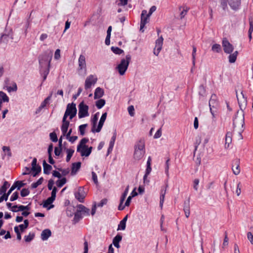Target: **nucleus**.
<instances>
[{"label": "nucleus", "mask_w": 253, "mask_h": 253, "mask_svg": "<svg viewBox=\"0 0 253 253\" xmlns=\"http://www.w3.org/2000/svg\"><path fill=\"white\" fill-rule=\"evenodd\" d=\"M233 122L234 131H235L236 128L238 127L239 130L237 131V132L239 133L240 139H242L243 136L241 133L243 131V127L245 123L244 114L243 113V111H238L233 119Z\"/></svg>", "instance_id": "f257e3e1"}, {"label": "nucleus", "mask_w": 253, "mask_h": 253, "mask_svg": "<svg viewBox=\"0 0 253 253\" xmlns=\"http://www.w3.org/2000/svg\"><path fill=\"white\" fill-rule=\"evenodd\" d=\"M52 57V52L45 51L39 57V62L41 68H49Z\"/></svg>", "instance_id": "f03ea898"}, {"label": "nucleus", "mask_w": 253, "mask_h": 253, "mask_svg": "<svg viewBox=\"0 0 253 253\" xmlns=\"http://www.w3.org/2000/svg\"><path fill=\"white\" fill-rule=\"evenodd\" d=\"M145 154V143L144 140H140L134 146L133 157L136 160H139L143 158Z\"/></svg>", "instance_id": "7ed1b4c3"}, {"label": "nucleus", "mask_w": 253, "mask_h": 253, "mask_svg": "<svg viewBox=\"0 0 253 253\" xmlns=\"http://www.w3.org/2000/svg\"><path fill=\"white\" fill-rule=\"evenodd\" d=\"M209 107L210 112L212 116V118H215L217 112V109L219 107V103L217 100V97L215 94H212L209 100Z\"/></svg>", "instance_id": "20e7f679"}, {"label": "nucleus", "mask_w": 253, "mask_h": 253, "mask_svg": "<svg viewBox=\"0 0 253 253\" xmlns=\"http://www.w3.org/2000/svg\"><path fill=\"white\" fill-rule=\"evenodd\" d=\"M130 60L131 56L128 54L126 55V59H122L120 63L117 66L116 68L121 75H124L125 74Z\"/></svg>", "instance_id": "39448f33"}, {"label": "nucleus", "mask_w": 253, "mask_h": 253, "mask_svg": "<svg viewBox=\"0 0 253 253\" xmlns=\"http://www.w3.org/2000/svg\"><path fill=\"white\" fill-rule=\"evenodd\" d=\"M77 112V110L76 107V104L73 102L72 103H69L67 106L66 110L63 117L67 118L68 116H69L70 119L72 120L76 115Z\"/></svg>", "instance_id": "423d86ee"}, {"label": "nucleus", "mask_w": 253, "mask_h": 253, "mask_svg": "<svg viewBox=\"0 0 253 253\" xmlns=\"http://www.w3.org/2000/svg\"><path fill=\"white\" fill-rule=\"evenodd\" d=\"M88 106L85 104L84 101H82L79 105V113L78 116L80 119L88 116Z\"/></svg>", "instance_id": "0eeeda50"}, {"label": "nucleus", "mask_w": 253, "mask_h": 253, "mask_svg": "<svg viewBox=\"0 0 253 253\" xmlns=\"http://www.w3.org/2000/svg\"><path fill=\"white\" fill-rule=\"evenodd\" d=\"M236 96L238 100L239 107L242 111L246 108L247 104V98L245 97V94L243 91H241L240 94L236 92Z\"/></svg>", "instance_id": "6e6552de"}, {"label": "nucleus", "mask_w": 253, "mask_h": 253, "mask_svg": "<svg viewBox=\"0 0 253 253\" xmlns=\"http://www.w3.org/2000/svg\"><path fill=\"white\" fill-rule=\"evenodd\" d=\"M222 47L225 53H231L234 50V46L231 44L226 38H224L222 42Z\"/></svg>", "instance_id": "1a4fd4ad"}, {"label": "nucleus", "mask_w": 253, "mask_h": 253, "mask_svg": "<svg viewBox=\"0 0 253 253\" xmlns=\"http://www.w3.org/2000/svg\"><path fill=\"white\" fill-rule=\"evenodd\" d=\"M75 198L81 203L84 202V199L86 196V193L83 187H79L78 191L75 192Z\"/></svg>", "instance_id": "9d476101"}, {"label": "nucleus", "mask_w": 253, "mask_h": 253, "mask_svg": "<svg viewBox=\"0 0 253 253\" xmlns=\"http://www.w3.org/2000/svg\"><path fill=\"white\" fill-rule=\"evenodd\" d=\"M97 79L93 75H89L85 80L84 88L87 89L91 87L92 85H94L97 82Z\"/></svg>", "instance_id": "9b49d317"}, {"label": "nucleus", "mask_w": 253, "mask_h": 253, "mask_svg": "<svg viewBox=\"0 0 253 253\" xmlns=\"http://www.w3.org/2000/svg\"><path fill=\"white\" fill-rule=\"evenodd\" d=\"M149 17H147V10H143L141 14V21L140 25V30L142 32L144 31L142 30L145 27L146 24L148 22Z\"/></svg>", "instance_id": "f8f14e48"}, {"label": "nucleus", "mask_w": 253, "mask_h": 253, "mask_svg": "<svg viewBox=\"0 0 253 253\" xmlns=\"http://www.w3.org/2000/svg\"><path fill=\"white\" fill-rule=\"evenodd\" d=\"M92 148V146L88 147V146H84L82 148H80L79 151L77 152L81 153L82 157H88L91 154Z\"/></svg>", "instance_id": "ddd939ff"}, {"label": "nucleus", "mask_w": 253, "mask_h": 253, "mask_svg": "<svg viewBox=\"0 0 253 253\" xmlns=\"http://www.w3.org/2000/svg\"><path fill=\"white\" fill-rule=\"evenodd\" d=\"M79 71L84 70V72L86 70V65L85 62V57L84 55L81 54L79 58Z\"/></svg>", "instance_id": "4468645a"}, {"label": "nucleus", "mask_w": 253, "mask_h": 253, "mask_svg": "<svg viewBox=\"0 0 253 253\" xmlns=\"http://www.w3.org/2000/svg\"><path fill=\"white\" fill-rule=\"evenodd\" d=\"M67 118H63L62 119V124L61 127V131L62 132L63 136H65L67 131H68V129L69 126L70 125V122L66 120Z\"/></svg>", "instance_id": "2eb2a0df"}, {"label": "nucleus", "mask_w": 253, "mask_h": 253, "mask_svg": "<svg viewBox=\"0 0 253 253\" xmlns=\"http://www.w3.org/2000/svg\"><path fill=\"white\" fill-rule=\"evenodd\" d=\"M228 4L234 10H237L241 5V0H229Z\"/></svg>", "instance_id": "dca6fc26"}, {"label": "nucleus", "mask_w": 253, "mask_h": 253, "mask_svg": "<svg viewBox=\"0 0 253 253\" xmlns=\"http://www.w3.org/2000/svg\"><path fill=\"white\" fill-rule=\"evenodd\" d=\"M107 115V114L106 112L103 113L102 115L101 118L100 119V121L99 122V124L98 125L97 127L95 129V131L96 132H99L101 131L102 127L104 125V122L105 121V120L106 119Z\"/></svg>", "instance_id": "f3484780"}, {"label": "nucleus", "mask_w": 253, "mask_h": 253, "mask_svg": "<svg viewBox=\"0 0 253 253\" xmlns=\"http://www.w3.org/2000/svg\"><path fill=\"white\" fill-rule=\"evenodd\" d=\"M81 167V163L79 162L72 164L71 174L74 175L76 174L77 172L80 169Z\"/></svg>", "instance_id": "a211bd4d"}, {"label": "nucleus", "mask_w": 253, "mask_h": 253, "mask_svg": "<svg viewBox=\"0 0 253 253\" xmlns=\"http://www.w3.org/2000/svg\"><path fill=\"white\" fill-rule=\"evenodd\" d=\"M104 90L100 87H97L94 92V98L98 99L102 97L104 95Z\"/></svg>", "instance_id": "6ab92c4d"}, {"label": "nucleus", "mask_w": 253, "mask_h": 253, "mask_svg": "<svg viewBox=\"0 0 253 253\" xmlns=\"http://www.w3.org/2000/svg\"><path fill=\"white\" fill-rule=\"evenodd\" d=\"M79 211L84 215H89L90 210L83 205H79L77 206Z\"/></svg>", "instance_id": "aec40b11"}, {"label": "nucleus", "mask_w": 253, "mask_h": 253, "mask_svg": "<svg viewBox=\"0 0 253 253\" xmlns=\"http://www.w3.org/2000/svg\"><path fill=\"white\" fill-rule=\"evenodd\" d=\"M122 240V236L120 234H117L113 239V244L115 247L119 248L120 247L119 243Z\"/></svg>", "instance_id": "412c9836"}, {"label": "nucleus", "mask_w": 253, "mask_h": 253, "mask_svg": "<svg viewBox=\"0 0 253 253\" xmlns=\"http://www.w3.org/2000/svg\"><path fill=\"white\" fill-rule=\"evenodd\" d=\"M99 113H96L93 117L92 118L91 120V124H92V128H91V131L92 132H96L95 131V128L96 127V125H97V121H98V115Z\"/></svg>", "instance_id": "4be33fe9"}, {"label": "nucleus", "mask_w": 253, "mask_h": 253, "mask_svg": "<svg viewBox=\"0 0 253 253\" xmlns=\"http://www.w3.org/2000/svg\"><path fill=\"white\" fill-rule=\"evenodd\" d=\"M51 235V231L48 229H44L43 230L41 234V238L42 240H46Z\"/></svg>", "instance_id": "5701e85b"}, {"label": "nucleus", "mask_w": 253, "mask_h": 253, "mask_svg": "<svg viewBox=\"0 0 253 253\" xmlns=\"http://www.w3.org/2000/svg\"><path fill=\"white\" fill-rule=\"evenodd\" d=\"M232 136V132L228 131L226 133V136H225V148H228L229 146V144L231 143Z\"/></svg>", "instance_id": "b1692460"}, {"label": "nucleus", "mask_w": 253, "mask_h": 253, "mask_svg": "<svg viewBox=\"0 0 253 253\" xmlns=\"http://www.w3.org/2000/svg\"><path fill=\"white\" fill-rule=\"evenodd\" d=\"M43 173L45 174H49L50 170L52 169V167L50 165L47 164L46 161H43Z\"/></svg>", "instance_id": "393cba45"}, {"label": "nucleus", "mask_w": 253, "mask_h": 253, "mask_svg": "<svg viewBox=\"0 0 253 253\" xmlns=\"http://www.w3.org/2000/svg\"><path fill=\"white\" fill-rule=\"evenodd\" d=\"M82 214V212L78 209L77 211L75 213L73 219V221L75 223L78 222L83 218Z\"/></svg>", "instance_id": "a878e982"}, {"label": "nucleus", "mask_w": 253, "mask_h": 253, "mask_svg": "<svg viewBox=\"0 0 253 253\" xmlns=\"http://www.w3.org/2000/svg\"><path fill=\"white\" fill-rule=\"evenodd\" d=\"M151 170L152 168L151 167V165H147L145 173L143 176L144 183H148L149 182V181L147 179V178L148 175L150 173Z\"/></svg>", "instance_id": "bb28decb"}, {"label": "nucleus", "mask_w": 253, "mask_h": 253, "mask_svg": "<svg viewBox=\"0 0 253 253\" xmlns=\"http://www.w3.org/2000/svg\"><path fill=\"white\" fill-rule=\"evenodd\" d=\"M234 163L235 164V165H236V168H234V166H233L232 170H233V173L235 175H238L240 173V170L239 169V161L238 160H235L234 161Z\"/></svg>", "instance_id": "cd10ccee"}, {"label": "nucleus", "mask_w": 253, "mask_h": 253, "mask_svg": "<svg viewBox=\"0 0 253 253\" xmlns=\"http://www.w3.org/2000/svg\"><path fill=\"white\" fill-rule=\"evenodd\" d=\"M238 54V52L237 51H235L232 54L230 53L228 56L229 62L230 63H234L236 60Z\"/></svg>", "instance_id": "c85d7f7f"}, {"label": "nucleus", "mask_w": 253, "mask_h": 253, "mask_svg": "<svg viewBox=\"0 0 253 253\" xmlns=\"http://www.w3.org/2000/svg\"><path fill=\"white\" fill-rule=\"evenodd\" d=\"M89 139L87 138H83L77 146V151H79L80 148H82V147H84V146H87L85 144L87 143Z\"/></svg>", "instance_id": "c756f323"}, {"label": "nucleus", "mask_w": 253, "mask_h": 253, "mask_svg": "<svg viewBox=\"0 0 253 253\" xmlns=\"http://www.w3.org/2000/svg\"><path fill=\"white\" fill-rule=\"evenodd\" d=\"M10 39H12L10 34H3L0 38V42H7Z\"/></svg>", "instance_id": "7c9ffc66"}, {"label": "nucleus", "mask_w": 253, "mask_h": 253, "mask_svg": "<svg viewBox=\"0 0 253 253\" xmlns=\"http://www.w3.org/2000/svg\"><path fill=\"white\" fill-rule=\"evenodd\" d=\"M163 43V38L162 36L159 38L155 42V47L158 48V50H161Z\"/></svg>", "instance_id": "2f4dec72"}, {"label": "nucleus", "mask_w": 253, "mask_h": 253, "mask_svg": "<svg viewBox=\"0 0 253 253\" xmlns=\"http://www.w3.org/2000/svg\"><path fill=\"white\" fill-rule=\"evenodd\" d=\"M10 186V184L6 181H4L3 185L0 188V195L3 194L6 192L8 187Z\"/></svg>", "instance_id": "473e14b6"}, {"label": "nucleus", "mask_w": 253, "mask_h": 253, "mask_svg": "<svg viewBox=\"0 0 253 253\" xmlns=\"http://www.w3.org/2000/svg\"><path fill=\"white\" fill-rule=\"evenodd\" d=\"M65 149H66V153H67V157H66V160L67 162H68L70 161L71 157H72V156L74 153V150L72 149L65 148Z\"/></svg>", "instance_id": "72a5a7b5"}, {"label": "nucleus", "mask_w": 253, "mask_h": 253, "mask_svg": "<svg viewBox=\"0 0 253 253\" xmlns=\"http://www.w3.org/2000/svg\"><path fill=\"white\" fill-rule=\"evenodd\" d=\"M26 183H23L22 181H16L12 185L14 186V189L17 188V190H20V188L25 185Z\"/></svg>", "instance_id": "f704fd0d"}, {"label": "nucleus", "mask_w": 253, "mask_h": 253, "mask_svg": "<svg viewBox=\"0 0 253 253\" xmlns=\"http://www.w3.org/2000/svg\"><path fill=\"white\" fill-rule=\"evenodd\" d=\"M211 50L214 52L219 53L221 51V47L220 44L215 43L212 45Z\"/></svg>", "instance_id": "c9c22d12"}, {"label": "nucleus", "mask_w": 253, "mask_h": 253, "mask_svg": "<svg viewBox=\"0 0 253 253\" xmlns=\"http://www.w3.org/2000/svg\"><path fill=\"white\" fill-rule=\"evenodd\" d=\"M199 95L201 97H205L206 95V88L203 84L199 87Z\"/></svg>", "instance_id": "e433bc0d"}, {"label": "nucleus", "mask_w": 253, "mask_h": 253, "mask_svg": "<svg viewBox=\"0 0 253 253\" xmlns=\"http://www.w3.org/2000/svg\"><path fill=\"white\" fill-rule=\"evenodd\" d=\"M0 99L3 102H8L9 101V97L5 93L2 91H0Z\"/></svg>", "instance_id": "4c0bfd02"}, {"label": "nucleus", "mask_w": 253, "mask_h": 253, "mask_svg": "<svg viewBox=\"0 0 253 253\" xmlns=\"http://www.w3.org/2000/svg\"><path fill=\"white\" fill-rule=\"evenodd\" d=\"M31 170L35 172V173H33V176L35 177L41 171L42 168L40 166H37L36 167H34V168H32Z\"/></svg>", "instance_id": "58836bf2"}, {"label": "nucleus", "mask_w": 253, "mask_h": 253, "mask_svg": "<svg viewBox=\"0 0 253 253\" xmlns=\"http://www.w3.org/2000/svg\"><path fill=\"white\" fill-rule=\"evenodd\" d=\"M95 104L98 109H101L105 104V100L103 99H100L96 101Z\"/></svg>", "instance_id": "ea45409f"}, {"label": "nucleus", "mask_w": 253, "mask_h": 253, "mask_svg": "<svg viewBox=\"0 0 253 253\" xmlns=\"http://www.w3.org/2000/svg\"><path fill=\"white\" fill-rule=\"evenodd\" d=\"M55 200L52 197L48 198L44 202L43 205V207L44 208H46L49 205L51 204L53 201Z\"/></svg>", "instance_id": "a19ab883"}, {"label": "nucleus", "mask_w": 253, "mask_h": 253, "mask_svg": "<svg viewBox=\"0 0 253 253\" xmlns=\"http://www.w3.org/2000/svg\"><path fill=\"white\" fill-rule=\"evenodd\" d=\"M112 51L116 54L120 55L124 52V50L118 47H111Z\"/></svg>", "instance_id": "79ce46f5"}, {"label": "nucleus", "mask_w": 253, "mask_h": 253, "mask_svg": "<svg viewBox=\"0 0 253 253\" xmlns=\"http://www.w3.org/2000/svg\"><path fill=\"white\" fill-rule=\"evenodd\" d=\"M66 178L65 177H63L56 181V185L58 187H61L66 183Z\"/></svg>", "instance_id": "37998d69"}, {"label": "nucleus", "mask_w": 253, "mask_h": 253, "mask_svg": "<svg viewBox=\"0 0 253 253\" xmlns=\"http://www.w3.org/2000/svg\"><path fill=\"white\" fill-rule=\"evenodd\" d=\"M43 181V177H41L36 182L33 183L31 187L33 189L36 188L38 186L42 184Z\"/></svg>", "instance_id": "c03bdc74"}, {"label": "nucleus", "mask_w": 253, "mask_h": 253, "mask_svg": "<svg viewBox=\"0 0 253 253\" xmlns=\"http://www.w3.org/2000/svg\"><path fill=\"white\" fill-rule=\"evenodd\" d=\"M168 187V184L167 183L166 187H162L160 193V198L165 199V196L167 191V188Z\"/></svg>", "instance_id": "a18cd8bd"}, {"label": "nucleus", "mask_w": 253, "mask_h": 253, "mask_svg": "<svg viewBox=\"0 0 253 253\" xmlns=\"http://www.w3.org/2000/svg\"><path fill=\"white\" fill-rule=\"evenodd\" d=\"M87 126V124H84L79 126V130L80 133V134L82 136L84 135L85 134V129Z\"/></svg>", "instance_id": "49530a36"}, {"label": "nucleus", "mask_w": 253, "mask_h": 253, "mask_svg": "<svg viewBox=\"0 0 253 253\" xmlns=\"http://www.w3.org/2000/svg\"><path fill=\"white\" fill-rule=\"evenodd\" d=\"M183 211H190V198H189L187 201H184Z\"/></svg>", "instance_id": "de8ad7c7"}, {"label": "nucleus", "mask_w": 253, "mask_h": 253, "mask_svg": "<svg viewBox=\"0 0 253 253\" xmlns=\"http://www.w3.org/2000/svg\"><path fill=\"white\" fill-rule=\"evenodd\" d=\"M197 51V48L196 46L194 45L193 46V50H192V64L193 65V66H195V60H196V53Z\"/></svg>", "instance_id": "09e8293b"}, {"label": "nucleus", "mask_w": 253, "mask_h": 253, "mask_svg": "<svg viewBox=\"0 0 253 253\" xmlns=\"http://www.w3.org/2000/svg\"><path fill=\"white\" fill-rule=\"evenodd\" d=\"M128 190H129V186L127 185L125 190V191L124 192V193H123V194L122 195L121 197V198L120 199H121V202H124L127 194H128Z\"/></svg>", "instance_id": "8fccbe9b"}, {"label": "nucleus", "mask_w": 253, "mask_h": 253, "mask_svg": "<svg viewBox=\"0 0 253 253\" xmlns=\"http://www.w3.org/2000/svg\"><path fill=\"white\" fill-rule=\"evenodd\" d=\"M34 237L35 234L34 233L31 234L30 233L28 235L24 236V239L26 242H30L34 239Z\"/></svg>", "instance_id": "3c124183"}, {"label": "nucleus", "mask_w": 253, "mask_h": 253, "mask_svg": "<svg viewBox=\"0 0 253 253\" xmlns=\"http://www.w3.org/2000/svg\"><path fill=\"white\" fill-rule=\"evenodd\" d=\"M49 137H50V140L54 142H56L58 141L57 134H56V133L55 132H52L50 133L49 134Z\"/></svg>", "instance_id": "603ef678"}, {"label": "nucleus", "mask_w": 253, "mask_h": 253, "mask_svg": "<svg viewBox=\"0 0 253 253\" xmlns=\"http://www.w3.org/2000/svg\"><path fill=\"white\" fill-rule=\"evenodd\" d=\"M189 9V8L187 7L185 8H183L182 10L181 11L180 13V17L181 19H183L185 17Z\"/></svg>", "instance_id": "864d4df0"}, {"label": "nucleus", "mask_w": 253, "mask_h": 253, "mask_svg": "<svg viewBox=\"0 0 253 253\" xmlns=\"http://www.w3.org/2000/svg\"><path fill=\"white\" fill-rule=\"evenodd\" d=\"M220 5L224 10H225L227 8V2L228 0H219Z\"/></svg>", "instance_id": "5fc2aeb1"}, {"label": "nucleus", "mask_w": 253, "mask_h": 253, "mask_svg": "<svg viewBox=\"0 0 253 253\" xmlns=\"http://www.w3.org/2000/svg\"><path fill=\"white\" fill-rule=\"evenodd\" d=\"M30 193V191L28 189L23 188L21 191V196L23 197L28 196Z\"/></svg>", "instance_id": "6e6d98bb"}, {"label": "nucleus", "mask_w": 253, "mask_h": 253, "mask_svg": "<svg viewBox=\"0 0 253 253\" xmlns=\"http://www.w3.org/2000/svg\"><path fill=\"white\" fill-rule=\"evenodd\" d=\"M19 197V193L17 192H14L10 198V201L13 202L17 200Z\"/></svg>", "instance_id": "4d7b16f0"}, {"label": "nucleus", "mask_w": 253, "mask_h": 253, "mask_svg": "<svg viewBox=\"0 0 253 253\" xmlns=\"http://www.w3.org/2000/svg\"><path fill=\"white\" fill-rule=\"evenodd\" d=\"M126 223L124 221H121L119 224L118 225V230H124L126 229Z\"/></svg>", "instance_id": "13d9d810"}, {"label": "nucleus", "mask_w": 253, "mask_h": 253, "mask_svg": "<svg viewBox=\"0 0 253 253\" xmlns=\"http://www.w3.org/2000/svg\"><path fill=\"white\" fill-rule=\"evenodd\" d=\"M58 170L61 172L62 175L63 176L67 175L70 172V169L69 168L66 169H62L61 168L58 169Z\"/></svg>", "instance_id": "bf43d9fd"}, {"label": "nucleus", "mask_w": 253, "mask_h": 253, "mask_svg": "<svg viewBox=\"0 0 253 253\" xmlns=\"http://www.w3.org/2000/svg\"><path fill=\"white\" fill-rule=\"evenodd\" d=\"M46 69L43 71L42 75L43 76V80L45 81L46 79L47 76L48 75L49 72V68H45Z\"/></svg>", "instance_id": "052dcab7"}, {"label": "nucleus", "mask_w": 253, "mask_h": 253, "mask_svg": "<svg viewBox=\"0 0 253 253\" xmlns=\"http://www.w3.org/2000/svg\"><path fill=\"white\" fill-rule=\"evenodd\" d=\"M91 174H92V179L94 183L95 184H97L98 182L97 176L96 174L95 173V172L92 171Z\"/></svg>", "instance_id": "680f3d73"}, {"label": "nucleus", "mask_w": 253, "mask_h": 253, "mask_svg": "<svg viewBox=\"0 0 253 253\" xmlns=\"http://www.w3.org/2000/svg\"><path fill=\"white\" fill-rule=\"evenodd\" d=\"M127 109H128L129 114L131 116H133L134 115V109L133 106H132V105L129 106L128 107Z\"/></svg>", "instance_id": "e2e57ef3"}, {"label": "nucleus", "mask_w": 253, "mask_h": 253, "mask_svg": "<svg viewBox=\"0 0 253 253\" xmlns=\"http://www.w3.org/2000/svg\"><path fill=\"white\" fill-rule=\"evenodd\" d=\"M199 183V180L198 179H195L193 181V188L196 190L197 191L198 189V185Z\"/></svg>", "instance_id": "0e129e2a"}, {"label": "nucleus", "mask_w": 253, "mask_h": 253, "mask_svg": "<svg viewBox=\"0 0 253 253\" xmlns=\"http://www.w3.org/2000/svg\"><path fill=\"white\" fill-rule=\"evenodd\" d=\"M54 183V182L53 179H50V180H49L48 182L47 187L49 190L53 189V185Z\"/></svg>", "instance_id": "69168bd1"}, {"label": "nucleus", "mask_w": 253, "mask_h": 253, "mask_svg": "<svg viewBox=\"0 0 253 253\" xmlns=\"http://www.w3.org/2000/svg\"><path fill=\"white\" fill-rule=\"evenodd\" d=\"M108 200L107 199L104 198L101 200V201L98 204V207H102L104 205L107 203Z\"/></svg>", "instance_id": "338daca9"}, {"label": "nucleus", "mask_w": 253, "mask_h": 253, "mask_svg": "<svg viewBox=\"0 0 253 253\" xmlns=\"http://www.w3.org/2000/svg\"><path fill=\"white\" fill-rule=\"evenodd\" d=\"M247 237L251 244H253V235L251 232H249L247 233Z\"/></svg>", "instance_id": "774afa93"}]
</instances>
